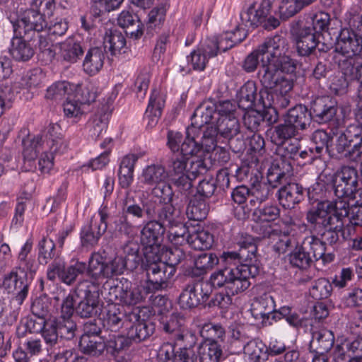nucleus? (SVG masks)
Returning a JSON list of instances; mask_svg holds the SVG:
<instances>
[{
  "label": "nucleus",
  "instance_id": "3",
  "mask_svg": "<svg viewBox=\"0 0 362 362\" xmlns=\"http://www.w3.org/2000/svg\"><path fill=\"white\" fill-rule=\"evenodd\" d=\"M257 276V269L245 266L225 267L214 272L209 282L215 289L222 288L229 294H238L251 285L250 280Z\"/></svg>",
  "mask_w": 362,
  "mask_h": 362
},
{
  "label": "nucleus",
  "instance_id": "53",
  "mask_svg": "<svg viewBox=\"0 0 362 362\" xmlns=\"http://www.w3.org/2000/svg\"><path fill=\"white\" fill-rule=\"evenodd\" d=\"M214 241V235L207 230H197L189 234V246L196 250L210 249Z\"/></svg>",
  "mask_w": 362,
  "mask_h": 362
},
{
  "label": "nucleus",
  "instance_id": "23",
  "mask_svg": "<svg viewBox=\"0 0 362 362\" xmlns=\"http://www.w3.org/2000/svg\"><path fill=\"white\" fill-rule=\"evenodd\" d=\"M275 310V302L273 297L269 294H264L255 298L251 303L250 312L255 320H261L262 324L267 325V321Z\"/></svg>",
  "mask_w": 362,
  "mask_h": 362
},
{
  "label": "nucleus",
  "instance_id": "1",
  "mask_svg": "<svg viewBox=\"0 0 362 362\" xmlns=\"http://www.w3.org/2000/svg\"><path fill=\"white\" fill-rule=\"evenodd\" d=\"M121 265L122 264L117 263L115 258L107 261L106 257L103 256L99 252H94L90 255L88 264L78 259H72L70 264L66 266L64 261L54 259L48 266L47 278L54 281L58 277L61 282L71 286L80 275L86 272L90 279L87 286L93 285L97 290L100 291L104 279H110L123 274Z\"/></svg>",
  "mask_w": 362,
  "mask_h": 362
},
{
  "label": "nucleus",
  "instance_id": "54",
  "mask_svg": "<svg viewBox=\"0 0 362 362\" xmlns=\"http://www.w3.org/2000/svg\"><path fill=\"white\" fill-rule=\"evenodd\" d=\"M185 323L184 315L177 312L173 313L160 322L163 331L170 334L171 339L185 328Z\"/></svg>",
  "mask_w": 362,
  "mask_h": 362
},
{
  "label": "nucleus",
  "instance_id": "17",
  "mask_svg": "<svg viewBox=\"0 0 362 362\" xmlns=\"http://www.w3.org/2000/svg\"><path fill=\"white\" fill-rule=\"evenodd\" d=\"M271 8V0H262L257 7L255 4H252L240 13V21L246 27L254 30L265 21L270 13Z\"/></svg>",
  "mask_w": 362,
  "mask_h": 362
},
{
  "label": "nucleus",
  "instance_id": "18",
  "mask_svg": "<svg viewBox=\"0 0 362 362\" xmlns=\"http://www.w3.org/2000/svg\"><path fill=\"white\" fill-rule=\"evenodd\" d=\"M123 215L127 218L132 217L136 219H143L145 216L148 218H153L156 214V203L152 200H148L143 203L142 206L136 204L133 197H129V193L127 192L126 198L122 202Z\"/></svg>",
  "mask_w": 362,
  "mask_h": 362
},
{
  "label": "nucleus",
  "instance_id": "9",
  "mask_svg": "<svg viewBox=\"0 0 362 362\" xmlns=\"http://www.w3.org/2000/svg\"><path fill=\"white\" fill-rule=\"evenodd\" d=\"M332 185L338 200L346 197L355 199V194L359 190L356 169L350 166H342L340 170L334 174Z\"/></svg>",
  "mask_w": 362,
  "mask_h": 362
},
{
  "label": "nucleus",
  "instance_id": "62",
  "mask_svg": "<svg viewBox=\"0 0 362 362\" xmlns=\"http://www.w3.org/2000/svg\"><path fill=\"white\" fill-rule=\"evenodd\" d=\"M156 216H157L156 221L161 223L165 229L166 227L173 226L175 224L177 220L175 207L172 204H167L159 208V206L156 204Z\"/></svg>",
  "mask_w": 362,
  "mask_h": 362
},
{
  "label": "nucleus",
  "instance_id": "24",
  "mask_svg": "<svg viewBox=\"0 0 362 362\" xmlns=\"http://www.w3.org/2000/svg\"><path fill=\"white\" fill-rule=\"evenodd\" d=\"M293 170L291 161L281 158L276 160L268 170L267 180L273 187H277L278 185L288 182L289 178L293 175Z\"/></svg>",
  "mask_w": 362,
  "mask_h": 362
},
{
  "label": "nucleus",
  "instance_id": "49",
  "mask_svg": "<svg viewBox=\"0 0 362 362\" xmlns=\"http://www.w3.org/2000/svg\"><path fill=\"white\" fill-rule=\"evenodd\" d=\"M216 119V128L221 136L228 139L236 136L240 132V125L235 115L217 117Z\"/></svg>",
  "mask_w": 362,
  "mask_h": 362
},
{
  "label": "nucleus",
  "instance_id": "56",
  "mask_svg": "<svg viewBox=\"0 0 362 362\" xmlns=\"http://www.w3.org/2000/svg\"><path fill=\"white\" fill-rule=\"evenodd\" d=\"M105 343V349L114 357L117 356L123 351L127 349L131 343L129 339L123 335L112 334L109 336Z\"/></svg>",
  "mask_w": 362,
  "mask_h": 362
},
{
  "label": "nucleus",
  "instance_id": "64",
  "mask_svg": "<svg viewBox=\"0 0 362 362\" xmlns=\"http://www.w3.org/2000/svg\"><path fill=\"white\" fill-rule=\"evenodd\" d=\"M70 85L66 81H58L53 83L47 89L45 97L47 99L61 101L64 98L71 96Z\"/></svg>",
  "mask_w": 362,
  "mask_h": 362
},
{
  "label": "nucleus",
  "instance_id": "25",
  "mask_svg": "<svg viewBox=\"0 0 362 362\" xmlns=\"http://www.w3.org/2000/svg\"><path fill=\"white\" fill-rule=\"evenodd\" d=\"M312 115L311 111L305 105L299 104L290 108L282 117L299 132L310 127L313 120Z\"/></svg>",
  "mask_w": 362,
  "mask_h": 362
},
{
  "label": "nucleus",
  "instance_id": "50",
  "mask_svg": "<svg viewBox=\"0 0 362 362\" xmlns=\"http://www.w3.org/2000/svg\"><path fill=\"white\" fill-rule=\"evenodd\" d=\"M298 134L299 132L285 118H283V122L274 127L272 139L276 145L284 144Z\"/></svg>",
  "mask_w": 362,
  "mask_h": 362
},
{
  "label": "nucleus",
  "instance_id": "11",
  "mask_svg": "<svg viewBox=\"0 0 362 362\" xmlns=\"http://www.w3.org/2000/svg\"><path fill=\"white\" fill-rule=\"evenodd\" d=\"M207 287V283L202 281L187 284L179 297L180 307L183 309H191L205 303L211 293Z\"/></svg>",
  "mask_w": 362,
  "mask_h": 362
},
{
  "label": "nucleus",
  "instance_id": "57",
  "mask_svg": "<svg viewBox=\"0 0 362 362\" xmlns=\"http://www.w3.org/2000/svg\"><path fill=\"white\" fill-rule=\"evenodd\" d=\"M37 259L40 264L46 265L56 256V245L52 239L42 238L38 243Z\"/></svg>",
  "mask_w": 362,
  "mask_h": 362
},
{
  "label": "nucleus",
  "instance_id": "8",
  "mask_svg": "<svg viewBox=\"0 0 362 362\" xmlns=\"http://www.w3.org/2000/svg\"><path fill=\"white\" fill-rule=\"evenodd\" d=\"M120 284L109 285L106 281L103 285L105 290L109 286L107 299L109 302H117L127 305H136L143 300L146 294L145 288L141 286H133L127 279L122 278Z\"/></svg>",
  "mask_w": 362,
  "mask_h": 362
},
{
  "label": "nucleus",
  "instance_id": "4",
  "mask_svg": "<svg viewBox=\"0 0 362 362\" xmlns=\"http://www.w3.org/2000/svg\"><path fill=\"white\" fill-rule=\"evenodd\" d=\"M42 5V0H33L30 8L25 11L21 18L12 23L15 35L31 41L34 40L35 34L42 32L47 27L44 15L38 10Z\"/></svg>",
  "mask_w": 362,
  "mask_h": 362
},
{
  "label": "nucleus",
  "instance_id": "28",
  "mask_svg": "<svg viewBox=\"0 0 362 362\" xmlns=\"http://www.w3.org/2000/svg\"><path fill=\"white\" fill-rule=\"evenodd\" d=\"M112 109L109 104L103 105L99 110L90 118L87 127L89 129L92 138L100 137L106 132Z\"/></svg>",
  "mask_w": 362,
  "mask_h": 362
},
{
  "label": "nucleus",
  "instance_id": "48",
  "mask_svg": "<svg viewBox=\"0 0 362 362\" xmlns=\"http://www.w3.org/2000/svg\"><path fill=\"white\" fill-rule=\"evenodd\" d=\"M167 176L168 173L165 167L159 164L146 166L141 175L143 182L148 185H158L163 182Z\"/></svg>",
  "mask_w": 362,
  "mask_h": 362
},
{
  "label": "nucleus",
  "instance_id": "52",
  "mask_svg": "<svg viewBox=\"0 0 362 362\" xmlns=\"http://www.w3.org/2000/svg\"><path fill=\"white\" fill-rule=\"evenodd\" d=\"M281 209L275 204H267L257 207L253 213L255 221L269 223L276 221L280 216Z\"/></svg>",
  "mask_w": 362,
  "mask_h": 362
},
{
  "label": "nucleus",
  "instance_id": "45",
  "mask_svg": "<svg viewBox=\"0 0 362 362\" xmlns=\"http://www.w3.org/2000/svg\"><path fill=\"white\" fill-rule=\"evenodd\" d=\"M198 353L200 362H219L222 349L216 341L208 339L199 346Z\"/></svg>",
  "mask_w": 362,
  "mask_h": 362
},
{
  "label": "nucleus",
  "instance_id": "27",
  "mask_svg": "<svg viewBox=\"0 0 362 362\" xmlns=\"http://www.w3.org/2000/svg\"><path fill=\"white\" fill-rule=\"evenodd\" d=\"M105 59V51L103 47L88 48L83 61V70L90 76L98 74L104 65Z\"/></svg>",
  "mask_w": 362,
  "mask_h": 362
},
{
  "label": "nucleus",
  "instance_id": "34",
  "mask_svg": "<svg viewBox=\"0 0 362 362\" xmlns=\"http://www.w3.org/2000/svg\"><path fill=\"white\" fill-rule=\"evenodd\" d=\"M243 350L246 362H264L268 359L269 349L259 339L247 341Z\"/></svg>",
  "mask_w": 362,
  "mask_h": 362
},
{
  "label": "nucleus",
  "instance_id": "55",
  "mask_svg": "<svg viewBox=\"0 0 362 362\" xmlns=\"http://www.w3.org/2000/svg\"><path fill=\"white\" fill-rule=\"evenodd\" d=\"M173 347H178L177 351L194 349L197 343V334L187 329H184L172 338Z\"/></svg>",
  "mask_w": 362,
  "mask_h": 362
},
{
  "label": "nucleus",
  "instance_id": "63",
  "mask_svg": "<svg viewBox=\"0 0 362 362\" xmlns=\"http://www.w3.org/2000/svg\"><path fill=\"white\" fill-rule=\"evenodd\" d=\"M352 145V152L356 156L362 155V129L356 125H349L342 132Z\"/></svg>",
  "mask_w": 362,
  "mask_h": 362
},
{
  "label": "nucleus",
  "instance_id": "31",
  "mask_svg": "<svg viewBox=\"0 0 362 362\" xmlns=\"http://www.w3.org/2000/svg\"><path fill=\"white\" fill-rule=\"evenodd\" d=\"M60 57L69 63H76L81 59L85 52V47L83 43L74 37H69L60 43Z\"/></svg>",
  "mask_w": 362,
  "mask_h": 362
},
{
  "label": "nucleus",
  "instance_id": "58",
  "mask_svg": "<svg viewBox=\"0 0 362 362\" xmlns=\"http://www.w3.org/2000/svg\"><path fill=\"white\" fill-rule=\"evenodd\" d=\"M194 180L190 177V175H188L187 173L170 177V181L175 187L176 191L180 193L186 201L194 191Z\"/></svg>",
  "mask_w": 362,
  "mask_h": 362
},
{
  "label": "nucleus",
  "instance_id": "7",
  "mask_svg": "<svg viewBox=\"0 0 362 362\" xmlns=\"http://www.w3.org/2000/svg\"><path fill=\"white\" fill-rule=\"evenodd\" d=\"M283 54V41L279 35L267 39L256 49L249 54L243 64V69L247 73L255 71L262 60L267 61L269 57H279Z\"/></svg>",
  "mask_w": 362,
  "mask_h": 362
},
{
  "label": "nucleus",
  "instance_id": "21",
  "mask_svg": "<svg viewBox=\"0 0 362 362\" xmlns=\"http://www.w3.org/2000/svg\"><path fill=\"white\" fill-rule=\"evenodd\" d=\"M317 35L313 32L310 26H303L296 32V49L300 56L309 57L315 54L317 47Z\"/></svg>",
  "mask_w": 362,
  "mask_h": 362
},
{
  "label": "nucleus",
  "instance_id": "41",
  "mask_svg": "<svg viewBox=\"0 0 362 362\" xmlns=\"http://www.w3.org/2000/svg\"><path fill=\"white\" fill-rule=\"evenodd\" d=\"M300 245L301 250L307 253L313 262L319 260L327 250V247L315 233H310V235L305 236Z\"/></svg>",
  "mask_w": 362,
  "mask_h": 362
},
{
  "label": "nucleus",
  "instance_id": "22",
  "mask_svg": "<svg viewBox=\"0 0 362 362\" xmlns=\"http://www.w3.org/2000/svg\"><path fill=\"white\" fill-rule=\"evenodd\" d=\"M305 189L296 182H287L277 192L278 200L283 207L292 209L304 198Z\"/></svg>",
  "mask_w": 362,
  "mask_h": 362
},
{
  "label": "nucleus",
  "instance_id": "51",
  "mask_svg": "<svg viewBox=\"0 0 362 362\" xmlns=\"http://www.w3.org/2000/svg\"><path fill=\"white\" fill-rule=\"evenodd\" d=\"M339 66L341 73L348 76L350 80L362 81V59L360 57L341 59Z\"/></svg>",
  "mask_w": 362,
  "mask_h": 362
},
{
  "label": "nucleus",
  "instance_id": "10",
  "mask_svg": "<svg viewBox=\"0 0 362 362\" xmlns=\"http://www.w3.org/2000/svg\"><path fill=\"white\" fill-rule=\"evenodd\" d=\"M140 231V242L143 246V255L148 258L160 253V246L165 228L161 223L149 218Z\"/></svg>",
  "mask_w": 362,
  "mask_h": 362
},
{
  "label": "nucleus",
  "instance_id": "20",
  "mask_svg": "<svg viewBox=\"0 0 362 362\" xmlns=\"http://www.w3.org/2000/svg\"><path fill=\"white\" fill-rule=\"evenodd\" d=\"M310 110L313 119L319 124H325L333 121L337 108L329 97H320L312 102Z\"/></svg>",
  "mask_w": 362,
  "mask_h": 362
},
{
  "label": "nucleus",
  "instance_id": "59",
  "mask_svg": "<svg viewBox=\"0 0 362 362\" xmlns=\"http://www.w3.org/2000/svg\"><path fill=\"white\" fill-rule=\"evenodd\" d=\"M198 134L202 150L210 152L216 148L217 136L219 134L216 127H207L203 132L199 129Z\"/></svg>",
  "mask_w": 362,
  "mask_h": 362
},
{
  "label": "nucleus",
  "instance_id": "13",
  "mask_svg": "<svg viewBox=\"0 0 362 362\" xmlns=\"http://www.w3.org/2000/svg\"><path fill=\"white\" fill-rule=\"evenodd\" d=\"M1 286L8 293L15 294L16 300L22 304L28 296L30 286L28 274L24 272H19L13 268L5 274Z\"/></svg>",
  "mask_w": 362,
  "mask_h": 362
},
{
  "label": "nucleus",
  "instance_id": "60",
  "mask_svg": "<svg viewBox=\"0 0 362 362\" xmlns=\"http://www.w3.org/2000/svg\"><path fill=\"white\" fill-rule=\"evenodd\" d=\"M54 322L61 338L66 340L74 338L77 325L73 318H56Z\"/></svg>",
  "mask_w": 362,
  "mask_h": 362
},
{
  "label": "nucleus",
  "instance_id": "43",
  "mask_svg": "<svg viewBox=\"0 0 362 362\" xmlns=\"http://www.w3.org/2000/svg\"><path fill=\"white\" fill-rule=\"evenodd\" d=\"M199 129H196L194 127H188L187 128L186 138L180 146L179 154L187 157H193L194 154H197L202 150L199 143Z\"/></svg>",
  "mask_w": 362,
  "mask_h": 362
},
{
  "label": "nucleus",
  "instance_id": "16",
  "mask_svg": "<svg viewBox=\"0 0 362 362\" xmlns=\"http://www.w3.org/2000/svg\"><path fill=\"white\" fill-rule=\"evenodd\" d=\"M100 291L94 286H86L84 297L75 308L76 314L81 318H90L101 312Z\"/></svg>",
  "mask_w": 362,
  "mask_h": 362
},
{
  "label": "nucleus",
  "instance_id": "61",
  "mask_svg": "<svg viewBox=\"0 0 362 362\" xmlns=\"http://www.w3.org/2000/svg\"><path fill=\"white\" fill-rule=\"evenodd\" d=\"M23 156L25 160H33L37 157L42 147V137L37 136L33 139L29 137L23 139Z\"/></svg>",
  "mask_w": 362,
  "mask_h": 362
},
{
  "label": "nucleus",
  "instance_id": "46",
  "mask_svg": "<svg viewBox=\"0 0 362 362\" xmlns=\"http://www.w3.org/2000/svg\"><path fill=\"white\" fill-rule=\"evenodd\" d=\"M105 343L100 337L81 336L79 349L81 353L93 357L100 356L105 349Z\"/></svg>",
  "mask_w": 362,
  "mask_h": 362
},
{
  "label": "nucleus",
  "instance_id": "32",
  "mask_svg": "<svg viewBox=\"0 0 362 362\" xmlns=\"http://www.w3.org/2000/svg\"><path fill=\"white\" fill-rule=\"evenodd\" d=\"M105 226L92 221L84 226L80 233L81 245L83 247L91 249L98 244L102 235L105 233Z\"/></svg>",
  "mask_w": 362,
  "mask_h": 362
},
{
  "label": "nucleus",
  "instance_id": "39",
  "mask_svg": "<svg viewBox=\"0 0 362 362\" xmlns=\"http://www.w3.org/2000/svg\"><path fill=\"white\" fill-rule=\"evenodd\" d=\"M137 160L138 156L135 154H129L122 158L118 170L119 184L122 188H128L132 185Z\"/></svg>",
  "mask_w": 362,
  "mask_h": 362
},
{
  "label": "nucleus",
  "instance_id": "6",
  "mask_svg": "<svg viewBox=\"0 0 362 362\" xmlns=\"http://www.w3.org/2000/svg\"><path fill=\"white\" fill-rule=\"evenodd\" d=\"M259 81L264 88L288 93L293 86V80L278 69L272 62L262 60V64L258 71Z\"/></svg>",
  "mask_w": 362,
  "mask_h": 362
},
{
  "label": "nucleus",
  "instance_id": "42",
  "mask_svg": "<svg viewBox=\"0 0 362 362\" xmlns=\"http://www.w3.org/2000/svg\"><path fill=\"white\" fill-rule=\"evenodd\" d=\"M251 185L250 204L253 206L267 201L272 196L274 188L268 181L267 182H261L259 178H255V181H252Z\"/></svg>",
  "mask_w": 362,
  "mask_h": 362
},
{
  "label": "nucleus",
  "instance_id": "29",
  "mask_svg": "<svg viewBox=\"0 0 362 362\" xmlns=\"http://www.w3.org/2000/svg\"><path fill=\"white\" fill-rule=\"evenodd\" d=\"M165 106V99L158 91L153 90L149 99L144 119L147 121L146 128L152 129L158 124Z\"/></svg>",
  "mask_w": 362,
  "mask_h": 362
},
{
  "label": "nucleus",
  "instance_id": "30",
  "mask_svg": "<svg viewBox=\"0 0 362 362\" xmlns=\"http://www.w3.org/2000/svg\"><path fill=\"white\" fill-rule=\"evenodd\" d=\"M216 104L212 101H206L199 105L192 116L190 127L196 129H202L205 124L214 122L213 119L216 116Z\"/></svg>",
  "mask_w": 362,
  "mask_h": 362
},
{
  "label": "nucleus",
  "instance_id": "33",
  "mask_svg": "<svg viewBox=\"0 0 362 362\" xmlns=\"http://www.w3.org/2000/svg\"><path fill=\"white\" fill-rule=\"evenodd\" d=\"M238 105L243 110L256 107L257 101V88L253 81H247L241 86L237 93Z\"/></svg>",
  "mask_w": 362,
  "mask_h": 362
},
{
  "label": "nucleus",
  "instance_id": "15",
  "mask_svg": "<svg viewBox=\"0 0 362 362\" xmlns=\"http://www.w3.org/2000/svg\"><path fill=\"white\" fill-rule=\"evenodd\" d=\"M115 259L117 263L122 264V272L125 269H136L144 261L140 252V245L134 239L127 241L121 246L119 255Z\"/></svg>",
  "mask_w": 362,
  "mask_h": 362
},
{
  "label": "nucleus",
  "instance_id": "26",
  "mask_svg": "<svg viewBox=\"0 0 362 362\" xmlns=\"http://www.w3.org/2000/svg\"><path fill=\"white\" fill-rule=\"evenodd\" d=\"M159 362H197L194 349L175 351L171 343L162 345L158 353Z\"/></svg>",
  "mask_w": 362,
  "mask_h": 362
},
{
  "label": "nucleus",
  "instance_id": "47",
  "mask_svg": "<svg viewBox=\"0 0 362 362\" xmlns=\"http://www.w3.org/2000/svg\"><path fill=\"white\" fill-rule=\"evenodd\" d=\"M209 210V207L206 200L194 195L189 202L186 214L190 220L202 221L206 218Z\"/></svg>",
  "mask_w": 362,
  "mask_h": 362
},
{
  "label": "nucleus",
  "instance_id": "44",
  "mask_svg": "<svg viewBox=\"0 0 362 362\" xmlns=\"http://www.w3.org/2000/svg\"><path fill=\"white\" fill-rule=\"evenodd\" d=\"M219 262V259L214 253H202L194 261V267L192 269V276L199 277L206 274Z\"/></svg>",
  "mask_w": 362,
  "mask_h": 362
},
{
  "label": "nucleus",
  "instance_id": "2",
  "mask_svg": "<svg viewBox=\"0 0 362 362\" xmlns=\"http://www.w3.org/2000/svg\"><path fill=\"white\" fill-rule=\"evenodd\" d=\"M349 202L344 200L319 202L305 214L309 230L315 233L324 245L334 247L339 243L342 218L349 216Z\"/></svg>",
  "mask_w": 362,
  "mask_h": 362
},
{
  "label": "nucleus",
  "instance_id": "38",
  "mask_svg": "<svg viewBox=\"0 0 362 362\" xmlns=\"http://www.w3.org/2000/svg\"><path fill=\"white\" fill-rule=\"evenodd\" d=\"M317 0H282L279 6L280 17L283 20H287L303 8L307 7ZM332 0H322L323 4L329 5Z\"/></svg>",
  "mask_w": 362,
  "mask_h": 362
},
{
  "label": "nucleus",
  "instance_id": "35",
  "mask_svg": "<svg viewBox=\"0 0 362 362\" xmlns=\"http://www.w3.org/2000/svg\"><path fill=\"white\" fill-rule=\"evenodd\" d=\"M334 337L332 332L327 329L315 331L313 333L310 342V351L316 354H326L333 346Z\"/></svg>",
  "mask_w": 362,
  "mask_h": 362
},
{
  "label": "nucleus",
  "instance_id": "14",
  "mask_svg": "<svg viewBox=\"0 0 362 362\" xmlns=\"http://www.w3.org/2000/svg\"><path fill=\"white\" fill-rule=\"evenodd\" d=\"M128 327L127 337L130 343H139L148 339L155 331V325L141 320L137 312L132 311L127 314Z\"/></svg>",
  "mask_w": 362,
  "mask_h": 362
},
{
  "label": "nucleus",
  "instance_id": "37",
  "mask_svg": "<svg viewBox=\"0 0 362 362\" xmlns=\"http://www.w3.org/2000/svg\"><path fill=\"white\" fill-rule=\"evenodd\" d=\"M27 41V39L20 35H15L13 37L9 52L16 61L27 62L34 55V49Z\"/></svg>",
  "mask_w": 362,
  "mask_h": 362
},
{
  "label": "nucleus",
  "instance_id": "19",
  "mask_svg": "<svg viewBox=\"0 0 362 362\" xmlns=\"http://www.w3.org/2000/svg\"><path fill=\"white\" fill-rule=\"evenodd\" d=\"M127 314L117 302H110L104 307L103 325L112 332H117L123 326L128 327Z\"/></svg>",
  "mask_w": 362,
  "mask_h": 362
},
{
  "label": "nucleus",
  "instance_id": "12",
  "mask_svg": "<svg viewBox=\"0 0 362 362\" xmlns=\"http://www.w3.org/2000/svg\"><path fill=\"white\" fill-rule=\"evenodd\" d=\"M336 51L345 59L358 58L362 52V36L353 28H343L337 37Z\"/></svg>",
  "mask_w": 362,
  "mask_h": 362
},
{
  "label": "nucleus",
  "instance_id": "36",
  "mask_svg": "<svg viewBox=\"0 0 362 362\" xmlns=\"http://www.w3.org/2000/svg\"><path fill=\"white\" fill-rule=\"evenodd\" d=\"M103 48L105 50L107 49L112 56L125 53L126 38L124 35L117 29H110L106 31L103 39Z\"/></svg>",
  "mask_w": 362,
  "mask_h": 362
},
{
  "label": "nucleus",
  "instance_id": "40",
  "mask_svg": "<svg viewBox=\"0 0 362 362\" xmlns=\"http://www.w3.org/2000/svg\"><path fill=\"white\" fill-rule=\"evenodd\" d=\"M118 25L127 28L126 33L138 39L143 35V25L136 15L128 11H123L118 16Z\"/></svg>",
  "mask_w": 362,
  "mask_h": 362
},
{
  "label": "nucleus",
  "instance_id": "5",
  "mask_svg": "<svg viewBox=\"0 0 362 362\" xmlns=\"http://www.w3.org/2000/svg\"><path fill=\"white\" fill-rule=\"evenodd\" d=\"M160 253L156 254L153 258L144 256V261L142 264L146 273L147 281L157 290L167 288L170 280L176 272V268L160 260Z\"/></svg>",
  "mask_w": 362,
  "mask_h": 362
}]
</instances>
